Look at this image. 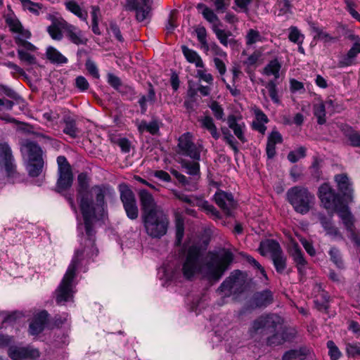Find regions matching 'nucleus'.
Instances as JSON below:
<instances>
[{
	"label": "nucleus",
	"instance_id": "f257e3e1",
	"mask_svg": "<svg viewBox=\"0 0 360 360\" xmlns=\"http://www.w3.org/2000/svg\"><path fill=\"white\" fill-rule=\"evenodd\" d=\"M205 248L200 241L186 244L185 259L182 268L163 264L158 269V276L162 281V285L167 286L172 283L181 281V278L191 279L200 274L209 281H218L233 261V254L225 250L220 257L211 255L204 259Z\"/></svg>",
	"mask_w": 360,
	"mask_h": 360
},
{
	"label": "nucleus",
	"instance_id": "f03ea898",
	"mask_svg": "<svg viewBox=\"0 0 360 360\" xmlns=\"http://www.w3.org/2000/svg\"><path fill=\"white\" fill-rule=\"evenodd\" d=\"M114 195L115 191L109 186L96 185L89 188L86 176L83 173L78 175L77 200L84 219V224H78V236L82 240H87L91 254L96 252L94 249L96 235L94 224L105 217L107 210L105 198Z\"/></svg>",
	"mask_w": 360,
	"mask_h": 360
},
{
	"label": "nucleus",
	"instance_id": "7ed1b4c3",
	"mask_svg": "<svg viewBox=\"0 0 360 360\" xmlns=\"http://www.w3.org/2000/svg\"><path fill=\"white\" fill-rule=\"evenodd\" d=\"M87 240L80 239V248L75 250L71 263L70 264L60 283L55 290L56 302L59 305H64L69 302H73L74 294L75 293L76 283L75 278L76 271L81 269L86 271V266L89 263L90 259L98 255V250L94 243V249L96 252L91 253L88 247Z\"/></svg>",
	"mask_w": 360,
	"mask_h": 360
},
{
	"label": "nucleus",
	"instance_id": "20e7f679",
	"mask_svg": "<svg viewBox=\"0 0 360 360\" xmlns=\"http://www.w3.org/2000/svg\"><path fill=\"white\" fill-rule=\"evenodd\" d=\"M318 195L326 209L338 213L349 233V238L360 248V233L355 232L354 217L348 206L343 204L342 198L327 183L319 187Z\"/></svg>",
	"mask_w": 360,
	"mask_h": 360
},
{
	"label": "nucleus",
	"instance_id": "39448f33",
	"mask_svg": "<svg viewBox=\"0 0 360 360\" xmlns=\"http://www.w3.org/2000/svg\"><path fill=\"white\" fill-rule=\"evenodd\" d=\"M283 323V319L276 314H263L254 320L248 330L253 338H261L276 331Z\"/></svg>",
	"mask_w": 360,
	"mask_h": 360
},
{
	"label": "nucleus",
	"instance_id": "423d86ee",
	"mask_svg": "<svg viewBox=\"0 0 360 360\" xmlns=\"http://www.w3.org/2000/svg\"><path fill=\"white\" fill-rule=\"evenodd\" d=\"M146 233L152 238H161L166 235L169 219L164 210L148 215H141Z\"/></svg>",
	"mask_w": 360,
	"mask_h": 360
},
{
	"label": "nucleus",
	"instance_id": "0eeeda50",
	"mask_svg": "<svg viewBox=\"0 0 360 360\" xmlns=\"http://www.w3.org/2000/svg\"><path fill=\"white\" fill-rule=\"evenodd\" d=\"M287 200L294 210L299 214H306L315 203V196L302 186H294L287 191Z\"/></svg>",
	"mask_w": 360,
	"mask_h": 360
},
{
	"label": "nucleus",
	"instance_id": "6e6552de",
	"mask_svg": "<svg viewBox=\"0 0 360 360\" xmlns=\"http://www.w3.org/2000/svg\"><path fill=\"white\" fill-rule=\"evenodd\" d=\"M21 150L28 158L27 169L29 175L33 177L38 176L42 172L44 163L41 147L34 141H26L22 144Z\"/></svg>",
	"mask_w": 360,
	"mask_h": 360
},
{
	"label": "nucleus",
	"instance_id": "1a4fd4ad",
	"mask_svg": "<svg viewBox=\"0 0 360 360\" xmlns=\"http://www.w3.org/2000/svg\"><path fill=\"white\" fill-rule=\"evenodd\" d=\"M259 252L265 256L271 255L274 266L278 274H283L287 267V258L283 254L280 244L273 239L266 240L261 242Z\"/></svg>",
	"mask_w": 360,
	"mask_h": 360
},
{
	"label": "nucleus",
	"instance_id": "9d476101",
	"mask_svg": "<svg viewBox=\"0 0 360 360\" xmlns=\"http://www.w3.org/2000/svg\"><path fill=\"white\" fill-rule=\"evenodd\" d=\"M245 288V276L240 270H235L221 283L217 292L219 295H224L225 297H230L241 294Z\"/></svg>",
	"mask_w": 360,
	"mask_h": 360
},
{
	"label": "nucleus",
	"instance_id": "9b49d317",
	"mask_svg": "<svg viewBox=\"0 0 360 360\" xmlns=\"http://www.w3.org/2000/svg\"><path fill=\"white\" fill-rule=\"evenodd\" d=\"M177 146V153L184 156H186L193 160L199 161L200 160V153L203 149L202 144H197L193 141V135L190 132L183 134L179 138Z\"/></svg>",
	"mask_w": 360,
	"mask_h": 360
},
{
	"label": "nucleus",
	"instance_id": "f8f14e48",
	"mask_svg": "<svg viewBox=\"0 0 360 360\" xmlns=\"http://www.w3.org/2000/svg\"><path fill=\"white\" fill-rule=\"evenodd\" d=\"M120 200L129 219L134 220L139 216V209L134 193L126 184H120L119 186Z\"/></svg>",
	"mask_w": 360,
	"mask_h": 360
},
{
	"label": "nucleus",
	"instance_id": "ddd939ff",
	"mask_svg": "<svg viewBox=\"0 0 360 360\" xmlns=\"http://www.w3.org/2000/svg\"><path fill=\"white\" fill-rule=\"evenodd\" d=\"M0 166L4 168L8 178L15 179L18 176L11 148L6 141L0 142Z\"/></svg>",
	"mask_w": 360,
	"mask_h": 360
},
{
	"label": "nucleus",
	"instance_id": "4468645a",
	"mask_svg": "<svg viewBox=\"0 0 360 360\" xmlns=\"http://www.w3.org/2000/svg\"><path fill=\"white\" fill-rule=\"evenodd\" d=\"M124 8L136 11V18L142 22L147 19L150 11V0H127Z\"/></svg>",
	"mask_w": 360,
	"mask_h": 360
},
{
	"label": "nucleus",
	"instance_id": "2eb2a0df",
	"mask_svg": "<svg viewBox=\"0 0 360 360\" xmlns=\"http://www.w3.org/2000/svg\"><path fill=\"white\" fill-rule=\"evenodd\" d=\"M8 354L13 360L35 359L39 356V352L32 347L11 346Z\"/></svg>",
	"mask_w": 360,
	"mask_h": 360
},
{
	"label": "nucleus",
	"instance_id": "dca6fc26",
	"mask_svg": "<svg viewBox=\"0 0 360 360\" xmlns=\"http://www.w3.org/2000/svg\"><path fill=\"white\" fill-rule=\"evenodd\" d=\"M8 9V13L4 15L6 23L9 27L12 32L18 34V37H21L25 39H29L31 33L27 30L24 29L21 22L12 11L10 5L7 6Z\"/></svg>",
	"mask_w": 360,
	"mask_h": 360
},
{
	"label": "nucleus",
	"instance_id": "f3484780",
	"mask_svg": "<svg viewBox=\"0 0 360 360\" xmlns=\"http://www.w3.org/2000/svg\"><path fill=\"white\" fill-rule=\"evenodd\" d=\"M139 196L142 211L141 215H148L163 210L161 206L156 203L153 196L148 191L141 189L139 192Z\"/></svg>",
	"mask_w": 360,
	"mask_h": 360
},
{
	"label": "nucleus",
	"instance_id": "a211bd4d",
	"mask_svg": "<svg viewBox=\"0 0 360 360\" xmlns=\"http://www.w3.org/2000/svg\"><path fill=\"white\" fill-rule=\"evenodd\" d=\"M216 204L224 211V212L230 216L231 211L236 207L232 193L219 190L214 195Z\"/></svg>",
	"mask_w": 360,
	"mask_h": 360
},
{
	"label": "nucleus",
	"instance_id": "6ab92c4d",
	"mask_svg": "<svg viewBox=\"0 0 360 360\" xmlns=\"http://www.w3.org/2000/svg\"><path fill=\"white\" fill-rule=\"evenodd\" d=\"M318 218L322 228L326 232V235L328 236L333 240L344 239L339 229L333 223V214L327 217L323 213H319Z\"/></svg>",
	"mask_w": 360,
	"mask_h": 360
},
{
	"label": "nucleus",
	"instance_id": "aec40b11",
	"mask_svg": "<svg viewBox=\"0 0 360 360\" xmlns=\"http://www.w3.org/2000/svg\"><path fill=\"white\" fill-rule=\"evenodd\" d=\"M335 181L340 192L342 194L344 200L348 202L353 200L352 184L346 174H340L335 176Z\"/></svg>",
	"mask_w": 360,
	"mask_h": 360
},
{
	"label": "nucleus",
	"instance_id": "412c9836",
	"mask_svg": "<svg viewBox=\"0 0 360 360\" xmlns=\"http://www.w3.org/2000/svg\"><path fill=\"white\" fill-rule=\"evenodd\" d=\"M238 117L234 115H229L227 117V124L238 139L244 143L247 141L245 136L246 127L243 122H238Z\"/></svg>",
	"mask_w": 360,
	"mask_h": 360
},
{
	"label": "nucleus",
	"instance_id": "4be33fe9",
	"mask_svg": "<svg viewBox=\"0 0 360 360\" xmlns=\"http://www.w3.org/2000/svg\"><path fill=\"white\" fill-rule=\"evenodd\" d=\"M274 301L273 292L269 290L257 292L252 298V304L256 308H266Z\"/></svg>",
	"mask_w": 360,
	"mask_h": 360
},
{
	"label": "nucleus",
	"instance_id": "5701e85b",
	"mask_svg": "<svg viewBox=\"0 0 360 360\" xmlns=\"http://www.w3.org/2000/svg\"><path fill=\"white\" fill-rule=\"evenodd\" d=\"M359 53L360 46H352L345 54L339 58L338 67L343 68L356 65V58Z\"/></svg>",
	"mask_w": 360,
	"mask_h": 360
},
{
	"label": "nucleus",
	"instance_id": "b1692460",
	"mask_svg": "<svg viewBox=\"0 0 360 360\" xmlns=\"http://www.w3.org/2000/svg\"><path fill=\"white\" fill-rule=\"evenodd\" d=\"M49 314L46 311H41L34 317L30 324V333L35 335L39 334L44 328L48 320Z\"/></svg>",
	"mask_w": 360,
	"mask_h": 360
},
{
	"label": "nucleus",
	"instance_id": "393cba45",
	"mask_svg": "<svg viewBox=\"0 0 360 360\" xmlns=\"http://www.w3.org/2000/svg\"><path fill=\"white\" fill-rule=\"evenodd\" d=\"M65 25V32L67 37L73 44L76 45L86 44L87 39L84 37L83 32L78 27L72 25L67 22L63 23Z\"/></svg>",
	"mask_w": 360,
	"mask_h": 360
},
{
	"label": "nucleus",
	"instance_id": "a878e982",
	"mask_svg": "<svg viewBox=\"0 0 360 360\" xmlns=\"http://www.w3.org/2000/svg\"><path fill=\"white\" fill-rule=\"evenodd\" d=\"M198 122L200 127L209 131L214 139L218 140L220 138V133L211 116L205 115L200 117L198 118Z\"/></svg>",
	"mask_w": 360,
	"mask_h": 360
},
{
	"label": "nucleus",
	"instance_id": "bb28decb",
	"mask_svg": "<svg viewBox=\"0 0 360 360\" xmlns=\"http://www.w3.org/2000/svg\"><path fill=\"white\" fill-rule=\"evenodd\" d=\"M290 255L300 274H303L305 272L307 261L304 257L303 253L297 244H295L290 251Z\"/></svg>",
	"mask_w": 360,
	"mask_h": 360
},
{
	"label": "nucleus",
	"instance_id": "cd10ccee",
	"mask_svg": "<svg viewBox=\"0 0 360 360\" xmlns=\"http://www.w3.org/2000/svg\"><path fill=\"white\" fill-rule=\"evenodd\" d=\"M63 23H67L64 19L53 20V23L47 27V32L53 39L59 41L63 39L61 30L65 32L66 29Z\"/></svg>",
	"mask_w": 360,
	"mask_h": 360
},
{
	"label": "nucleus",
	"instance_id": "c85d7f7f",
	"mask_svg": "<svg viewBox=\"0 0 360 360\" xmlns=\"http://www.w3.org/2000/svg\"><path fill=\"white\" fill-rule=\"evenodd\" d=\"M64 127L63 131L72 139H76L80 133L79 129L77 127L75 120L70 116H65L63 120Z\"/></svg>",
	"mask_w": 360,
	"mask_h": 360
},
{
	"label": "nucleus",
	"instance_id": "c756f323",
	"mask_svg": "<svg viewBox=\"0 0 360 360\" xmlns=\"http://www.w3.org/2000/svg\"><path fill=\"white\" fill-rule=\"evenodd\" d=\"M342 131L351 146L360 148V132L349 125L343 126Z\"/></svg>",
	"mask_w": 360,
	"mask_h": 360
},
{
	"label": "nucleus",
	"instance_id": "7c9ffc66",
	"mask_svg": "<svg viewBox=\"0 0 360 360\" xmlns=\"http://www.w3.org/2000/svg\"><path fill=\"white\" fill-rule=\"evenodd\" d=\"M181 50L186 60L190 63H194L196 68H204V63L200 55L194 50L186 46H182Z\"/></svg>",
	"mask_w": 360,
	"mask_h": 360
},
{
	"label": "nucleus",
	"instance_id": "2f4dec72",
	"mask_svg": "<svg viewBox=\"0 0 360 360\" xmlns=\"http://www.w3.org/2000/svg\"><path fill=\"white\" fill-rule=\"evenodd\" d=\"M156 101V94L155 89L151 84H149V88L148 90V95H143L140 97L138 103L141 108V112L142 114H145L147 111V103L153 104Z\"/></svg>",
	"mask_w": 360,
	"mask_h": 360
},
{
	"label": "nucleus",
	"instance_id": "473e14b6",
	"mask_svg": "<svg viewBox=\"0 0 360 360\" xmlns=\"http://www.w3.org/2000/svg\"><path fill=\"white\" fill-rule=\"evenodd\" d=\"M46 58L52 63L63 65L68 63V58L53 46H49L46 51Z\"/></svg>",
	"mask_w": 360,
	"mask_h": 360
},
{
	"label": "nucleus",
	"instance_id": "72a5a7b5",
	"mask_svg": "<svg viewBox=\"0 0 360 360\" xmlns=\"http://www.w3.org/2000/svg\"><path fill=\"white\" fill-rule=\"evenodd\" d=\"M65 8L68 11L75 15L77 17H78L80 20L86 22H87V18H88V13L87 11L82 10V8L80 7V6L73 0L68 1L65 2Z\"/></svg>",
	"mask_w": 360,
	"mask_h": 360
},
{
	"label": "nucleus",
	"instance_id": "f704fd0d",
	"mask_svg": "<svg viewBox=\"0 0 360 360\" xmlns=\"http://www.w3.org/2000/svg\"><path fill=\"white\" fill-rule=\"evenodd\" d=\"M59 177L57 181V187L59 191L67 190L72 186L73 176L72 171L59 172Z\"/></svg>",
	"mask_w": 360,
	"mask_h": 360
},
{
	"label": "nucleus",
	"instance_id": "c9c22d12",
	"mask_svg": "<svg viewBox=\"0 0 360 360\" xmlns=\"http://www.w3.org/2000/svg\"><path fill=\"white\" fill-rule=\"evenodd\" d=\"M231 129L226 127H222L221 131L222 134L223 141L233 150L235 154L239 152L238 147V141L230 131Z\"/></svg>",
	"mask_w": 360,
	"mask_h": 360
},
{
	"label": "nucleus",
	"instance_id": "e433bc0d",
	"mask_svg": "<svg viewBox=\"0 0 360 360\" xmlns=\"http://www.w3.org/2000/svg\"><path fill=\"white\" fill-rule=\"evenodd\" d=\"M176 245H180L184 236V219L182 216L175 214Z\"/></svg>",
	"mask_w": 360,
	"mask_h": 360
},
{
	"label": "nucleus",
	"instance_id": "4c0bfd02",
	"mask_svg": "<svg viewBox=\"0 0 360 360\" xmlns=\"http://www.w3.org/2000/svg\"><path fill=\"white\" fill-rule=\"evenodd\" d=\"M281 63L277 59L271 60L264 68L263 73L267 76L273 75L274 79H277L280 77Z\"/></svg>",
	"mask_w": 360,
	"mask_h": 360
},
{
	"label": "nucleus",
	"instance_id": "58836bf2",
	"mask_svg": "<svg viewBox=\"0 0 360 360\" xmlns=\"http://www.w3.org/2000/svg\"><path fill=\"white\" fill-rule=\"evenodd\" d=\"M196 8L202 13L203 18L209 22L214 23L219 20L217 15L205 4L199 3L196 6Z\"/></svg>",
	"mask_w": 360,
	"mask_h": 360
},
{
	"label": "nucleus",
	"instance_id": "ea45409f",
	"mask_svg": "<svg viewBox=\"0 0 360 360\" xmlns=\"http://www.w3.org/2000/svg\"><path fill=\"white\" fill-rule=\"evenodd\" d=\"M212 30L222 45L227 46L228 44L234 43L233 39H229L231 35V32H226L224 30L219 29L216 25H213Z\"/></svg>",
	"mask_w": 360,
	"mask_h": 360
},
{
	"label": "nucleus",
	"instance_id": "a19ab883",
	"mask_svg": "<svg viewBox=\"0 0 360 360\" xmlns=\"http://www.w3.org/2000/svg\"><path fill=\"white\" fill-rule=\"evenodd\" d=\"M313 112L314 116L317 118L319 124H323L326 123V105L324 103L320 102L314 105Z\"/></svg>",
	"mask_w": 360,
	"mask_h": 360
},
{
	"label": "nucleus",
	"instance_id": "79ce46f5",
	"mask_svg": "<svg viewBox=\"0 0 360 360\" xmlns=\"http://www.w3.org/2000/svg\"><path fill=\"white\" fill-rule=\"evenodd\" d=\"M195 33L198 40L200 44L201 49H202L205 53L208 52L210 51V46L207 40L206 29L202 26L198 27L195 29Z\"/></svg>",
	"mask_w": 360,
	"mask_h": 360
},
{
	"label": "nucleus",
	"instance_id": "37998d69",
	"mask_svg": "<svg viewBox=\"0 0 360 360\" xmlns=\"http://www.w3.org/2000/svg\"><path fill=\"white\" fill-rule=\"evenodd\" d=\"M138 129L141 134L144 131H148L151 134H155L159 131V126L156 121L147 122L145 120H142L138 125Z\"/></svg>",
	"mask_w": 360,
	"mask_h": 360
},
{
	"label": "nucleus",
	"instance_id": "c03bdc74",
	"mask_svg": "<svg viewBox=\"0 0 360 360\" xmlns=\"http://www.w3.org/2000/svg\"><path fill=\"white\" fill-rule=\"evenodd\" d=\"M306 356L305 349H292L284 354L283 360H305Z\"/></svg>",
	"mask_w": 360,
	"mask_h": 360
},
{
	"label": "nucleus",
	"instance_id": "a18cd8bd",
	"mask_svg": "<svg viewBox=\"0 0 360 360\" xmlns=\"http://www.w3.org/2000/svg\"><path fill=\"white\" fill-rule=\"evenodd\" d=\"M245 41L248 46H252L257 42H262L263 37L259 31L254 29H250L245 36Z\"/></svg>",
	"mask_w": 360,
	"mask_h": 360
},
{
	"label": "nucleus",
	"instance_id": "49530a36",
	"mask_svg": "<svg viewBox=\"0 0 360 360\" xmlns=\"http://www.w3.org/2000/svg\"><path fill=\"white\" fill-rule=\"evenodd\" d=\"M21 4L24 10H27L35 15H39L42 9V4L34 3L30 0H21Z\"/></svg>",
	"mask_w": 360,
	"mask_h": 360
},
{
	"label": "nucleus",
	"instance_id": "de8ad7c7",
	"mask_svg": "<svg viewBox=\"0 0 360 360\" xmlns=\"http://www.w3.org/2000/svg\"><path fill=\"white\" fill-rule=\"evenodd\" d=\"M330 260L340 269L344 267L343 260L339 249L335 247H332L328 252Z\"/></svg>",
	"mask_w": 360,
	"mask_h": 360
},
{
	"label": "nucleus",
	"instance_id": "09e8293b",
	"mask_svg": "<svg viewBox=\"0 0 360 360\" xmlns=\"http://www.w3.org/2000/svg\"><path fill=\"white\" fill-rule=\"evenodd\" d=\"M182 167L186 169V172L190 175L198 176L200 174V164L198 161H184L182 162Z\"/></svg>",
	"mask_w": 360,
	"mask_h": 360
},
{
	"label": "nucleus",
	"instance_id": "8fccbe9b",
	"mask_svg": "<svg viewBox=\"0 0 360 360\" xmlns=\"http://www.w3.org/2000/svg\"><path fill=\"white\" fill-rule=\"evenodd\" d=\"M290 32L288 35L289 40L298 45L302 44L304 41V35L300 32L298 28L295 26H292L289 29Z\"/></svg>",
	"mask_w": 360,
	"mask_h": 360
},
{
	"label": "nucleus",
	"instance_id": "3c124183",
	"mask_svg": "<svg viewBox=\"0 0 360 360\" xmlns=\"http://www.w3.org/2000/svg\"><path fill=\"white\" fill-rule=\"evenodd\" d=\"M305 156L306 148L303 146H300L297 149L292 150L288 153V160L292 163H295Z\"/></svg>",
	"mask_w": 360,
	"mask_h": 360
},
{
	"label": "nucleus",
	"instance_id": "603ef678",
	"mask_svg": "<svg viewBox=\"0 0 360 360\" xmlns=\"http://www.w3.org/2000/svg\"><path fill=\"white\" fill-rule=\"evenodd\" d=\"M214 117L217 120L225 121V114L223 108L217 101H213L209 105Z\"/></svg>",
	"mask_w": 360,
	"mask_h": 360
},
{
	"label": "nucleus",
	"instance_id": "864d4df0",
	"mask_svg": "<svg viewBox=\"0 0 360 360\" xmlns=\"http://www.w3.org/2000/svg\"><path fill=\"white\" fill-rule=\"evenodd\" d=\"M266 89L269 91V96L271 99V101L274 103H279L280 99L278 95V91L276 87V84L275 82V80H270L268 82V83L266 85Z\"/></svg>",
	"mask_w": 360,
	"mask_h": 360
},
{
	"label": "nucleus",
	"instance_id": "5fc2aeb1",
	"mask_svg": "<svg viewBox=\"0 0 360 360\" xmlns=\"http://www.w3.org/2000/svg\"><path fill=\"white\" fill-rule=\"evenodd\" d=\"M277 330L278 328L275 332L271 333L270 334H272V335L267 338V344L270 346L281 345L285 340L283 335L280 333Z\"/></svg>",
	"mask_w": 360,
	"mask_h": 360
},
{
	"label": "nucleus",
	"instance_id": "6e6d98bb",
	"mask_svg": "<svg viewBox=\"0 0 360 360\" xmlns=\"http://www.w3.org/2000/svg\"><path fill=\"white\" fill-rule=\"evenodd\" d=\"M18 55L20 60L27 65H33L36 63V58L25 50L19 49L18 50Z\"/></svg>",
	"mask_w": 360,
	"mask_h": 360
},
{
	"label": "nucleus",
	"instance_id": "4d7b16f0",
	"mask_svg": "<svg viewBox=\"0 0 360 360\" xmlns=\"http://www.w3.org/2000/svg\"><path fill=\"white\" fill-rule=\"evenodd\" d=\"M327 347L331 360H338L340 359L341 352L333 340H328L327 342Z\"/></svg>",
	"mask_w": 360,
	"mask_h": 360
},
{
	"label": "nucleus",
	"instance_id": "13d9d810",
	"mask_svg": "<svg viewBox=\"0 0 360 360\" xmlns=\"http://www.w3.org/2000/svg\"><path fill=\"white\" fill-rule=\"evenodd\" d=\"M199 207H200L202 210L207 212V214H210L211 215L215 217L216 218L219 217V213L217 210L211 204H210L207 201H200L198 204Z\"/></svg>",
	"mask_w": 360,
	"mask_h": 360
},
{
	"label": "nucleus",
	"instance_id": "bf43d9fd",
	"mask_svg": "<svg viewBox=\"0 0 360 360\" xmlns=\"http://www.w3.org/2000/svg\"><path fill=\"white\" fill-rule=\"evenodd\" d=\"M108 83L113 87L115 90L119 91L120 93L123 91L120 89L122 86L120 79L112 73H108L107 75Z\"/></svg>",
	"mask_w": 360,
	"mask_h": 360
},
{
	"label": "nucleus",
	"instance_id": "052dcab7",
	"mask_svg": "<svg viewBox=\"0 0 360 360\" xmlns=\"http://www.w3.org/2000/svg\"><path fill=\"white\" fill-rule=\"evenodd\" d=\"M85 67L89 73L94 78L98 79L100 77L96 64L91 60H87Z\"/></svg>",
	"mask_w": 360,
	"mask_h": 360
},
{
	"label": "nucleus",
	"instance_id": "680f3d73",
	"mask_svg": "<svg viewBox=\"0 0 360 360\" xmlns=\"http://www.w3.org/2000/svg\"><path fill=\"white\" fill-rule=\"evenodd\" d=\"M57 163L58 166L59 172H68L72 171L70 164L68 163L67 158L63 155H60L57 158Z\"/></svg>",
	"mask_w": 360,
	"mask_h": 360
},
{
	"label": "nucleus",
	"instance_id": "e2e57ef3",
	"mask_svg": "<svg viewBox=\"0 0 360 360\" xmlns=\"http://www.w3.org/2000/svg\"><path fill=\"white\" fill-rule=\"evenodd\" d=\"M217 13H224L228 8L229 4L227 0H211Z\"/></svg>",
	"mask_w": 360,
	"mask_h": 360
},
{
	"label": "nucleus",
	"instance_id": "0e129e2a",
	"mask_svg": "<svg viewBox=\"0 0 360 360\" xmlns=\"http://www.w3.org/2000/svg\"><path fill=\"white\" fill-rule=\"evenodd\" d=\"M267 142L276 145L283 142V137L278 131H272L268 136Z\"/></svg>",
	"mask_w": 360,
	"mask_h": 360
},
{
	"label": "nucleus",
	"instance_id": "69168bd1",
	"mask_svg": "<svg viewBox=\"0 0 360 360\" xmlns=\"http://www.w3.org/2000/svg\"><path fill=\"white\" fill-rule=\"evenodd\" d=\"M246 260L248 263H250V264H252V266L256 267L258 270H259L262 276L265 279H267V276H266L264 269L262 266V265L255 259H254L252 257H251L250 255H248V256H246Z\"/></svg>",
	"mask_w": 360,
	"mask_h": 360
},
{
	"label": "nucleus",
	"instance_id": "338daca9",
	"mask_svg": "<svg viewBox=\"0 0 360 360\" xmlns=\"http://www.w3.org/2000/svg\"><path fill=\"white\" fill-rule=\"evenodd\" d=\"M174 194L176 198L181 200L182 202H186L190 205H194L195 198L187 195L180 191H175Z\"/></svg>",
	"mask_w": 360,
	"mask_h": 360
},
{
	"label": "nucleus",
	"instance_id": "774afa93",
	"mask_svg": "<svg viewBox=\"0 0 360 360\" xmlns=\"http://www.w3.org/2000/svg\"><path fill=\"white\" fill-rule=\"evenodd\" d=\"M76 86L84 91L88 89L89 84L86 79L83 76H79L75 79Z\"/></svg>",
	"mask_w": 360,
	"mask_h": 360
}]
</instances>
